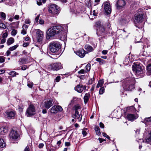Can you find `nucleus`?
<instances>
[{"label": "nucleus", "instance_id": "4468645a", "mask_svg": "<svg viewBox=\"0 0 151 151\" xmlns=\"http://www.w3.org/2000/svg\"><path fill=\"white\" fill-rule=\"evenodd\" d=\"M9 136L10 139H16L19 137V134L16 131L12 130L10 132Z\"/></svg>", "mask_w": 151, "mask_h": 151}, {"label": "nucleus", "instance_id": "6e6552de", "mask_svg": "<svg viewBox=\"0 0 151 151\" xmlns=\"http://www.w3.org/2000/svg\"><path fill=\"white\" fill-rule=\"evenodd\" d=\"M27 116H30L35 113V106L32 104L30 105L26 111Z\"/></svg>", "mask_w": 151, "mask_h": 151}, {"label": "nucleus", "instance_id": "ea45409f", "mask_svg": "<svg viewBox=\"0 0 151 151\" xmlns=\"http://www.w3.org/2000/svg\"><path fill=\"white\" fill-rule=\"evenodd\" d=\"M9 74L14 77L16 75H18V73H17L15 71H12L10 72Z\"/></svg>", "mask_w": 151, "mask_h": 151}, {"label": "nucleus", "instance_id": "6e6d98bb", "mask_svg": "<svg viewBox=\"0 0 151 151\" xmlns=\"http://www.w3.org/2000/svg\"><path fill=\"white\" fill-rule=\"evenodd\" d=\"M100 127L101 128H104V124L102 122H100L99 124Z\"/></svg>", "mask_w": 151, "mask_h": 151}, {"label": "nucleus", "instance_id": "423d86ee", "mask_svg": "<svg viewBox=\"0 0 151 151\" xmlns=\"http://www.w3.org/2000/svg\"><path fill=\"white\" fill-rule=\"evenodd\" d=\"M132 70L135 73V74L139 75L143 73V70L142 67L139 64H135V63L132 65Z\"/></svg>", "mask_w": 151, "mask_h": 151}, {"label": "nucleus", "instance_id": "603ef678", "mask_svg": "<svg viewBox=\"0 0 151 151\" xmlns=\"http://www.w3.org/2000/svg\"><path fill=\"white\" fill-rule=\"evenodd\" d=\"M8 35L7 33L5 32L2 35V37L3 38H6L7 36Z\"/></svg>", "mask_w": 151, "mask_h": 151}, {"label": "nucleus", "instance_id": "6ab92c4d", "mask_svg": "<svg viewBox=\"0 0 151 151\" xmlns=\"http://www.w3.org/2000/svg\"><path fill=\"white\" fill-rule=\"evenodd\" d=\"M53 27L56 32L57 34L60 33L64 30L63 27L60 25L55 26Z\"/></svg>", "mask_w": 151, "mask_h": 151}, {"label": "nucleus", "instance_id": "c9c22d12", "mask_svg": "<svg viewBox=\"0 0 151 151\" xmlns=\"http://www.w3.org/2000/svg\"><path fill=\"white\" fill-rule=\"evenodd\" d=\"M104 88L103 87H101L99 91V93L100 94H103L104 92Z\"/></svg>", "mask_w": 151, "mask_h": 151}, {"label": "nucleus", "instance_id": "72a5a7b5", "mask_svg": "<svg viewBox=\"0 0 151 151\" xmlns=\"http://www.w3.org/2000/svg\"><path fill=\"white\" fill-rule=\"evenodd\" d=\"M1 17L3 19L5 20L6 19V15L5 13L1 12L0 14Z\"/></svg>", "mask_w": 151, "mask_h": 151}, {"label": "nucleus", "instance_id": "a18cd8bd", "mask_svg": "<svg viewBox=\"0 0 151 151\" xmlns=\"http://www.w3.org/2000/svg\"><path fill=\"white\" fill-rule=\"evenodd\" d=\"M28 25L24 24L22 26V28L23 29H25L26 30L28 28Z\"/></svg>", "mask_w": 151, "mask_h": 151}, {"label": "nucleus", "instance_id": "052dcab7", "mask_svg": "<svg viewBox=\"0 0 151 151\" xmlns=\"http://www.w3.org/2000/svg\"><path fill=\"white\" fill-rule=\"evenodd\" d=\"M29 147L27 145L24 149V151H29Z\"/></svg>", "mask_w": 151, "mask_h": 151}, {"label": "nucleus", "instance_id": "39448f33", "mask_svg": "<svg viewBox=\"0 0 151 151\" xmlns=\"http://www.w3.org/2000/svg\"><path fill=\"white\" fill-rule=\"evenodd\" d=\"M48 10L49 13L56 14L59 13L60 9L58 6L55 4H52L49 6Z\"/></svg>", "mask_w": 151, "mask_h": 151}, {"label": "nucleus", "instance_id": "4c0bfd02", "mask_svg": "<svg viewBox=\"0 0 151 151\" xmlns=\"http://www.w3.org/2000/svg\"><path fill=\"white\" fill-rule=\"evenodd\" d=\"M18 46L17 45H15L13 46L12 47L9 48V50L10 51H13L15 49H16L17 47Z\"/></svg>", "mask_w": 151, "mask_h": 151}, {"label": "nucleus", "instance_id": "5701e85b", "mask_svg": "<svg viewBox=\"0 0 151 151\" xmlns=\"http://www.w3.org/2000/svg\"><path fill=\"white\" fill-rule=\"evenodd\" d=\"M151 141V131L147 136L145 140H143V142L145 143H149Z\"/></svg>", "mask_w": 151, "mask_h": 151}, {"label": "nucleus", "instance_id": "e2e57ef3", "mask_svg": "<svg viewBox=\"0 0 151 151\" xmlns=\"http://www.w3.org/2000/svg\"><path fill=\"white\" fill-rule=\"evenodd\" d=\"M65 146H69L70 145V143L69 142H66L65 143Z\"/></svg>", "mask_w": 151, "mask_h": 151}, {"label": "nucleus", "instance_id": "9b49d317", "mask_svg": "<svg viewBox=\"0 0 151 151\" xmlns=\"http://www.w3.org/2000/svg\"><path fill=\"white\" fill-rule=\"evenodd\" d=\"M126 5L125 1L124 0H118L116 4V8L118 9L124 8Z\"/></svg>", "mask_w": 151, "mask_h": 151}, {"label": "nucleus", "instance_id": "774afa93", "mask_svg": "<svg viewBox=\"0 0 151 151\" xmlns=\"http://www.w3.org/2000/svg\"><path fill=\"white\" fill-rule=\"evenodd\" d=\"M5 72V70H0V74L4 73Z\"/></svg>", "mask_w": 151, "mask_h": 151}, {"label": "nucleus", "instance_id": "09e8293b", "mask_svg": "<svg viewBox=\"0 0 151 151\" xmlns=\"http://www.w3.org/2000/svg\"><path fill=\"white\" fill-rule=\"evenodd\" d=\"M60 80V76L57 77L55 79V80L56 82H58Z\"/></svg>", "mask_w": 151, "mask_h": 151}, {"label": "nucleus", "instance_id": "9d476101", "mask_svg": "<svg viewBox=\"0 0 151 151\" xmlns=\"http://www.w3.org/2000/svg\"><path fill=\"white\" fill-rule=\"evenodd\" d=\"M63 109L60 106H54L51 109L50 111L52 113H56L58 112H61L63 111Z\"/></svg>", "mask_w": 151, "mask_h": 151}, {"label": "nucleus", "instance_id": "393cba45", "mask_svg": "<svg viewBox=\"0 0 151 151\" xmlns=\"http://www.w3.org/2000/svg\"><path fill=\"white\" fill-rule=\"evenodd\" d=\"M147 74L148 76L151 75V64H149L147 66Z\"/></svg>", "mask_w": 151, "mask_h": 151}, {"label": "nucleus", "instance_id": "0eeeda50", "mask_svg": "<svg viewBox=\"0 0 151 151\" xmlns=\"http://www.w3.org/2000/svg\"><path fill=\"white\" fill-rule=\"evenodd\" d=\"M34 32L36 34L37 42L40 43L43 37V32L39 29H35Z\"/></svg>", "mask_w": 151, "mask_h": 151}, {"label": "nucleus", "instance_id": "c756f323", "mask_svg": "<svg viewBox=\"0 0 151 151\" xmlns=\"http://www.w3.org/2000/svg\"><path fill=\"white\" fill-rule=\"evenodd\" d=\"M6 145L3 139L0 138V147L4 148L5 147Z\"/></svg>", "mask_w": 151, "mask_h": 151}, {"label": "nucleus", "instance_id": "13d9d810", "mask_svg": "<svg viewBox=\"0 0 151 151\" xmlns=\"http://www.w3.org/2000/svg\"><path fill=\"white\" fill-rule=\"evenodd\" d=\"M82 133L83 134V135L84 136H85L86 135V134H87V132H86L84 130H83L82 132Z\"/></svg>", "mask_w": 151, "mask_h": 151}, {"label": "nucleus", "instance_id": "b1692460", "mask_svg": "<svg viewBox=\"0 0 151 151\" xmlns=\"http://www.w3.org/2000/svg\"><path fill=\"white\" fill-rule=\"evenodd\" d=\"M18 62L19 64L21 65L25 64L27 63V60L26 58H20Z\"/></svg>", "mask_w": 151, "mask_h": 151}, {"label": "nucleus", "instance_id": "de8ad7c7", "mask_svg": "<svg viewBox=\"0 0 151 151\" xmlns=\"http://www.w3.org/2000/svg\"><path fill=\"white\" fill-rule=\"evenodd\" d=\"M21 33L24 35L26 34L27 33L26 30L23 29L21 31Z\"/></svg>", "mask_w": 151, "mask_h": 151}, {"label": "nucleus", "instance_id": "2eb2a0df", "mask_svg": "<svg viewBox=\"0 0 151 151\" xmlns=\"http://www.w3.org/2000/svg\"><path fill=\"white\" fill-rule=\"evenodd\" d=\"M44 106L47 109H49L53 104L54 102L52 99L47 100L44 102Z\"/></svg>", "mask_w": 151, "mask_h": 151}, {"label": "nucleus", "instance_id": "338daca9", "mask_svg": "<svg viewBox=\"0 0 151 151\" xmlns=\"http://www.w3.org/2000/svg\"><path fill=\"white\" fill-rule=\"evenodd\" d=\"M6 41V39L5 38H3L1 41V43H4Z\"/></svg>", "mask_w": 151, "mask_h": 151}, {"label": "nucleus", "instance_id": "473e14b6", "mask_svg": "<svg viewBox=\"0 0 151 151\" xmlns=\"http://www.w3.org/2000/svg\"><path fill=\"white\" fill-rule=\"evenodd\" d=\"M17 30L14 29L11 32V34L13 36H15L17 33Z\"/></svg>", "mask_w": 151, "mask_h": 151}, {"label": "nucleus", "instance_id": "bf43d9fd", "mask_svg": "<svg viewBox=\"0 0 151 151\" xmlns=\"http://www.w3.org/2000/svg\"><path fill=\"white\" fill-rule=\"evenodd\" d=\"M44 146V144L43 143H40L38 145V147L40 148H42Z\"/></svg>", "mask_w": 151, "mask_h": 151}, {"label": "nucleus", "instance_id": "f3484780", "mask_svg": "<svg viewBox=\"0 0 151 151\" xmlns=\"http://www.w3.org/2000/svg\"><path fill=\"white\" fill-rule=\"evenodd\" d=\"M15 114L14 111L9 110L6 111L5 116L9 119H12L14 118Z\"/></svg>", "mask_w": 151, "mask_h": 151}, {"label": "nucleus", "instance_id": "0e129e2a", "mask_svg": "<svg viewBox=\"0 0 151 151\" xmlns=\"http://www.w3.org/2000/svg\"><path fill=\"white\" fill-rule=\"evenodd\" d=\"M108 52V51L107 50H103L102 51V53L104 55L106 54Z\"/></svg>", "mask_w": 151, "mask_h": 151}, {"label": "nucleus", "instance_id": "aec40b11", "mask_svg": "<svg viewBox=\"0 0 151 151\" xmlns=\"http://www.w3.org/2000/svg\"><path fill=\"white\" fill-rule=\"evenodd\" d=\"M127 119L131 121H133L137 118V116L134 114H129L127 115Z\"/></svg>", "mask_w": 151, "mask_h": 151}, {"label": "nucleus", "instance_id": "4be33fe9", "mask_svg": "<svg viewBox=\"0 0 151 151\" xmlns=\"http://www.w3.org/2000/svg\"><path fill=\"white\" fill-rule=\"evenodd\" d=\"M7 129L5 127H2L0 128V135H4L8 132Z\"/></svg>", "mask_w": 151, "mask_h": 151}, {"label": "nucleus", "instance_id": "8fccbe9b", "mask_svg": "<svg viewBox=\"0 0 151 151\" xmlns=\"http://www.w3.org/2000/svg\"><path fill=\"white\" fill-rule=\"evenodd\" d=\"M29 44V42H24L23 44V46L24 47H26L28 46Z\"/></svg>", "mask_w": 151, "mask_h": 151}, {"label": "nucleus", "instance_id": "bb28decb", "mask_svg": "<svg viewBox=\"0 0 151 151\" xmlns=\"http://www.w3.org/2000/svg\"><path fill=\"white\" fill-rule=\"evenodd\" d=\"M95 60L96 61L99 62L100 64L101 65L105 64L106 63V62L104 60L100 58H96V59Z\"/></svg>", "mask_w": 151, "mask_h": 151}, {"label": "nucleus", "instance_id": "58836bf2", "mask_svg": "<svg viewBox=\"0 0 151 151\" xmlns=\"http://www.w3.org/2000/svg\"><path fill=\"white\" fill-rule=\"evenodd\" d=\"M86 3L88 7H89L91 6V3L90 0H87Z\"/></svg>", "mask_w": 151, "mask_h": 151}, {"label": "nucleus", "instance_id": "3c124183", "mask_svg": "<svg viewBox=\"0 0 151 151\" xmlns=\"http://www.w3.org/2000/svg\"><path fill=\"white\" fill-rule=\"evenodd\" d=\"M27 68V66L26 65H24L21 67V69L22 70H25Z\"/></svg>", "mask_w": 151, "mask_h": 151}, {"label": "nucleus", "instance_id": "2f4dec72", "mask_svg": "<svg viewBox=\"0 0 151 151\" xmlns=\"http://www.w3.org/2000/svg\"><path fill=\"white\" fill-rule=\"evenodd\" d=\"M85 68L86 69V72H87L91 69V65L89 64H87Z\"/></svg>", "mask_w": 151, "mask_h": 151}, {"label": "nucleus", "instance_id": "20e7f679", "mask_svg": "<svg viewBox=\"0 0 151 151\" xmlns=\"http://www.w3.org/2000/svg\"><path fill=\"white\" fill-rule=\"evenodd\" d=\"M61 47L60 43L57 41L52 42L50 44V50L52 53H55L58 52Z\"/></svg>", "mask_w": 151, "mask_h": 151}, {"label": "nucleus", "instance_id": "7ed1b4c3", "mask_svg": "<svg viewBox=\"0 0 151 151\" xmlns=\"http://www.w3.org/2000/svg\"><path fill=\"white\" fill-rule=\"evenodd\" d=\"M97 27L96 34L99 36H101L105 35L106 33L105 28L101 24V22L98 21L96 22L95 25Z\"/></svg>", "mask_w": 151, "mask_h": 151}, {"label": "nucleus", "instance_id": "7c9ffc66", "mask_svg": "<svg viewBox=\"0 0 151 151\" xmlns=\"http://www.w3.org/2000/svg\"><path fill=\"white\" fill-rule=\"evenodd\" d=\"M104 84V81L103 80H100L97 84L96 88H99L101 87Z\"/></svg>", "mask_w": 151, "mask_h": 151}, {"label": "nucleus", "instance_id": "412c9836", "mask_svg": "<svg viewBox=\"0 0 151 151\" xmlns=\"http://www.w3.org/2000/svg\"><path fill=\"white\" fill-rule=\"evenodd\" d=\"M82 116L81 114H79V112L78 111H75V113L74 115V118H77L79 122L81 121L82 119Z\"/></svg>", "mask_w": 151, "mask_h": 151}, {"label": "nucleus", "instance_id": "f8f14e48", "mask_svg": "<svg viewBox=\"0 0 151 151\" xmlns=\"http://www.w3.org/2000/svg\"><path fill=\"white\" fill-rule=\"evenodd\" d=\"M104 9L105 12L107 14H109L111 13V9L110 4L109 1H107L104 3Z\"/></svg>", "mask_w": 151, "mask_h": 151}, {"label": "nucleus", "instance_id": "69168bd1", "mask_svg": "<svg viewBox=\"0 0 151 151\" xmlns=\"http://www.w3.org/2000/svg\"><path fill=\"white\" fill-rule=\"evenodd\" d=\"M30 23V22L29 19H26L25 21V23L26 24H29Z\"/></svg>", "mask_w": 151, "mask_h": 151}, {"label": "nucleus", "instance_id": "1a4fd4ad", "mask_svg": "<svg viewBox=\"0 0 151 151\" xmlns=\"http://www.w3.org/2000/svg\"><path fill=\"white\" fill-rule=\"evenodd\" d=\"M49 68L54 70H57L60 69H62L63 67L60 63H52L49 66Z\"/></svg>", "mask_w": 151, "mask_h": 151}, {"label": "nucleus", "instance_id": "c03bdc74", "mask_svg": "<svg viewBox=\"0 0 151 151\" xmlns=\"http://www.w3.org/2000/svg\"><path fill=\"white\" fill-rule=\"evenodd\" d=\"M0 27L5 29L6 28L5 25L3 23H1L0 24Z\"/></svg>", "mask_w": 151, "mask_h": 151}, {"label": "nucleus", "instance_id": "a878e982", "mask_svg": "<svg viewBox=\"0 0 151 151\" xmlns=\"http://www.w3.org/2000/svg\"><path fill=\"white\" fill-rule=\"evenodd\" d=\"M90 94L89 93H86L85 94L84 97V101L85 104H86L88 101L90 96Z\"/></svg>", "mask_w": 151, "mask_h": 151}, {"label": "nucleus", "instance_id": "a19ab883", "mask_svg": "<svg viewBox=\"0 0 151 151\" xmlns=\"http://www.w3.org/2000/svg\"><path fill=\"white\" fill-rule=\"evenodd\" d=\"M81 109V107L79 105H76L75 106V111H78L79 109Z\"/></svg>", "mask_w": 151, "mask_h": 151}, {"label": "nucleus", "instance_id": "a211bd4d", "mask_svg": "<svg viewBox=\"0 0 151 151\" xmlns=\"http://www.w3.org/2000/svg\"><path fill=\"white\" fill-rule=\"evenodd\" d=\"M86 52L83 49H82L77 51L76 53L77 55L79 56L80 57L83 58L86 54Z\"/></svg>", "mask_w": 151, "mask_h": 151}, {"label": "nucleus", "instance_id": "f03ea898", "mask_svg": "<svg viewBox=\"0 0 151 151\" xmlns=\"http://www.w3.org/2000/svg\"><path fill=\"white\" fill-rule=\"evenodd\" d=\"M135 81L134 78H127L125 79L122 84L124 90L131 91L134 88V84Z\"/></svg>", "mask_w": 151, "mask_h": 151}, {"label": "nucleus", "instance_id": "37998d69", "mask_svg": "<svg viewBox=\"0 0 151 151\" xmlns=\"http://www.w3.org/2000/svg\"><path fill=\"white\" fill-rule=\"evenodd\" d=\"M95 130L96 131H98V134H100L101 133L100 130V129L99 127H96L95 128Z\"/></svg>", "mask_w": 151, "mask_h": 151}, {"label": "nucleus", "instance_id": "c85d7f7f", "mask_svg": "<svg viewBox=\"0 0 151 151\" xmlns=\"http://www.w3.org/2000/svg\"><path fill=\"white\" fill-rule=\"evenodd\" d=\"M85 49L88 51L91 52L93 50L92 47L88 45H86L85 46Z\"/></svg>", "mask_w": 151, "mask_h": 151}, {"label": "nucleus", "instance_id": "79ce46f5", "mask_svg": "<svg viewBox=\"0 0 151 151\" xmlns=\"http://www.w3.org/2000/svg\"><path fill=\"white\" fill-rule=\"evenodd\" d=\"M39 17L40 15H37V17L35 18V24H37V23L38 22Z\"/></svg>", "mask_w": 151, "mask_h": 151}, {"label": "nucleus", "instance_id": "f704fd0d", "mask_svg": "<svg viewBox=\"0 0 151 151\" xmlns=\"http://www.w3.org/2000/svg\"><path fill=\"white\" fill-rule=\"evenodd\" d=\"M5 60V58L3 56H0V63L4 62Z\"/></svg>", "mask_w": 151, "mask_h": 151}, {"label": "nucleus", "instance_id": "680f3d73", "mask_svg": "<svg viewBox=\"0 0 151 151\" xmlns=\"http://www.w3.org/2000/svg\"><path fill=\"white\" fill-rule=\"evenodd\" d=\"M145 120L147 122H151V119H150V117L148 118H146L145 119Z\"/></svg>", "mask_w": 151, "mask_h": 151}, {"label": "nucleus", "instance_id": "dca6fc26", "mask_svg": "<svg viewBox=\"0 0 151 151\" xmlns=\"http://www.w3.org/2000/svg\"><path fill=\"white\" fill-rule=\"evenodd\" d=\"M86 89V86L82 84L78 85L75 88V90L80 93H81L83 90H84Z\"/></svg>", "mask_w": 151, "mask_h": 151}, {"label": "nucleus", "instance_id": "864d4df0", "mask_svg": "<svg viewBox=\"0 0 151 151\" xmlns=\"http://www.w3.org/2000/svg\"><path fill=\"white\" fill-rule=\"evenodd\" d=\"M85 72V70L84 69H81L79 71H78V73L79 74H83Z\"/></svg>", "mask_w": 151, "mask_h": 151}, {"label": "nucleus", "instance_id": "cd10ccee", "mask_svg": "<svg viewBox=\"0 0 151 151\" xmlns=\"http://www.w3.org/2000/svg\"><path fill=\"white\" fill-rule=\"evenodd\" d=\"M14 42V39L12 37H10L8 40L7 43L8 45H9L13 43Z\"/></svg>", "mask_w": 151, "mask_h": 151}, {"label": "nucleus", "instance_id": "e433bc0d", "mask_svg": "<svg viewBox=\"0 0 151 151\" xmlns=\"http://www.w3.org/2000/svg\"><path fill=\"white\" fill-rule=\"evenodd\" d=\"M27 86L29 88H32L33 86V83L32 82L28 81L27 82Z\"/></svg>", "mask_w": 151, "mask_h": 151}, {"label": "nucleus", "instance_id": "f257e3e1", "mask_svg": "<svg viewBox=\"0 0 151 151\" xmlns=\"http://www.w3.org/2000/svg\"><path fill=\"white\" fill-rule=\"evenodd\" d=\"M144 18L142 12L140 11L136 14L134 18L135 26L138 28H142L144 25Z\"/></svg>", "mask_w": 151, "mask_h": 151}, {"label": "nucleus", "instance_id": "ddd939ff", "mask_svg": "<svg viewBox=\"0 0 151 151\" xmlns=\"http://www.w3.org/2000/svg\"><path fill=\"white\" fill-rule=\"evenodd\" d=\"M57 34L53 26L49 28L47 31V37H52ZM50 38V37L48 38Z\"/></svg>", "mask_w": 151, "mask_h": 151}, {"label": "nucleus", "instance_id": "5fc2aeb1", "mask_svg": "<svg viewBox=\"0 0 151 151\" xmlns=\"http://www.w3.org/2000/svg\"><path fill=\"white\" fill-rule=\"evenodd\" d=\"M103 135L104 136V137H106V138H107V139H110V137H109L105 133H103Z\"/></svg>", "mask_w": 151, "mask_h": 151}, {"label": "nucleus", "instance_id": "49530a36", "mask_svg": "<svg viewBox=\"0 0 151 151\" xmlns=\"http://www.w3.org/2000/svg\"><path fill=\"white\" fill-rule=\"evenodd\" d=\"M44 21L42 19H40L39 20V24H44Z\"/></svg>", "mask_w": 151, "mask_h": 151}, {"label": "nucleus", "instance_id": "4d7b16f0", "mask_svg": "<svg viewBox=\"0 0 151 151\" xmlns=\"http://www.w3.org/2000/svg\"><path fill=\"white\" fill-rule=\"evenodd\" d=\"M94 80L93 79H91L89 80L88 81V83L89 84H91L93 81Z\"/></svg>", "mask_w": 151, "mask_h": 151}]
</instances>
